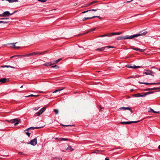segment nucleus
<instances>
[{
  "label": "nucleus",
  "instance_id": "43",
  "mask_svg": "<svg viewBox=\"0 0 160 160\" xmlns=\"http://www.w3.org/2000/svg\"><path fill=\"white\" fill-rule=\"evenodd\" d=\"M38 1L42 2H46L47 0H38Z\"/></svg>",
  "mask_w": 160,
  "mask_h": 160
},
{
  "label": "nucleus",
  "instance_id": "13",
  "mask_svg": "<svg viewBox=\"0 0 160 160\" xmlns=\"http://www.w3.org/2000/svg\"><path fill=\"white\" fill-rule=\"evenodd\" d=\"M153 72L151 70H146V72H143V73L146 75H151V73H153Z\"/></svg>",
  "mask_w": 160,
  "mask_h": 160
},
{
  "label": "nucleus",
  "instance_id": "56",
  "mask_svg": "<svg viewBox=\"0 0 160 160\" xmlns=\"http://www.w3.org/2000/svg\"><path fill=\"white\" fill-rule=\"evenodd\" d=\"M156 83H157V84H160V82H157Z\"/></svg>",
  "mask_w": 160,
  "mask_h": 160
},
{
  "label": "nucleus",
  "instance_id": "60",
  "mask_svg": "<svg viewBox=\"0 0 160 160\" xmlns=\"http://www.w3.org/2000/svg\"><path fill=\"white\" fill-rule=\"evenodd\" d=\"M159 71H160V68H159Z\"/></svg>",
  "mask_w": 160,
  "mask_h": 160
},
{
  "label": "nucleus",
  "instance_id": "19",
  "mask_svg": "<svg viewBox=\"0 0 160 160\" xmlns=\"http://www.w3.org/2000/svg\"><path fill=\"white\" fill-rule=\"evenodd\" d=\"M97 2V1H93L92 2H90V3H89L88 4H86L85 5V7H87L88 6H90L92 4H93Z\"/></svg>",
  "mask_w": 160,
  "mask_h": 160
},
{
  "label": "nucleus",
  "instance_id": "35",
  "mask_svg": "<svg viewBox=\"0 0 160 160\" xmlns=\"http://www.w3.org/2000/svg\"><path fill=\"white\" fill-rule=\"evenodd\" d=\"M38 95H33V94H31L30 95L26 96L25 97H38Z\"/></svg>",
  "mask_w": 160,
  "mask_h": 160
},
{
  "label": "nucleus",
  "instance_id": "2",
  "mask_svg": "<svg viewBox=\"0 0 160 160\" xmlns=\"http://www.w3.org/2000/svg\"><path fill=\"white\" fill-rule=\"evenodd\" d=\"M132 39V35L131 36H124L118 37L117 38V39L118 40H121L123 39Z\"/></svg>",
  "mask_w": 160,
  "mask_h": 160
},
{
  "label": "nucleus",
  "instance_id": "26",
  "mask_svg": "<svg viewBox=\"0 0 160 160\" xmlns=\"http://www.w3.org/2000/svg\"><path fill=\"white\" fill-rule=\"evenodd\" d=\"M154 92H144V96H145V97L147 95L152 94Z\"/></svg>",
  "mask_w": 160,
  "mask_h": 160
},
{
  "label": "nucleus",
  "instance_id": "27",
  "mask_svg": "<svg viewBox=\"0 0 160 160\" xmlns=\"http://www.w3.org/2000/svg\"><path fill=\"white\" fill-rule=\"evenodd\" d=\"M17 43V42L14 43L13 44H12V45H13V48L14 49H18V48H20V47H19V46H16L15 45V44Z\"/></svg>",
  "mask_w": 160,
  "mask_h": 160
},
{
  "label": "nucleus",
  "instance_id": "45",
  "mask_svg": "<svg viewBox=\"0 0 160 160\" xmlns=\"http://www.w3.org/2000/svg\"><path fill=\"white\" fill-rule=\"evenodd\" d=\"M93 17H94V18L96 17L100 19H101L102 18L99 16H93Z\"/></svg>",
  "mask_w": 160,
  "mask_h": 160
},
{
  "label": "nucleus",
  "instance_id": "29",
  "mask_svg": "<svg viewBox=\"0 0 160 160\" xmlns=\"http://www.w3.org/2000/svg\"><path fill=\"white\" fill-rule=\"evenodd\" d=\"M52 64H53L52 63H48L44 64L43 65L45 66H51V65H52Z\"/></svg>",
  "mask_w": 160,
  "mask_h": 160
},
{
  "label": "nucleus",
  "instance_id": "39",
  "mask_svg": "<svg viewBox=\"0 0 160 160\" xmlns=\"http://www.w3.org/2000/svg\"><path fill=\"white\" fill-rule=\"evenodd\" d=\"M54 111L55 112L56 114H57L58 113V110L57 109H54Z\"/></svg>",
  "mask_w": 160,
  "mask_h": 160
},
{
  "label": "nucleus",
  "instance_id": "16",
  "mask_svg": "<svg viewBox=\"0 0 160 160\" xmlns=\"http://www.w3.org/2000/svg\"><path fill=\"white\" fill-rule=\"evenodd\" d=\"M139 83L140 84H146V85H154V84H157V83H156L155 82L154 83H148V82H139Z\"/></svg>",
  "mask_w": 160,
  "mask_h": 160
},
{
  "label": "nucleus",
  "instance_id": "24",
  "mask_svg": "<svg viewBox=\"0 0 160 160\" xmlns=\"http://www.w3.org/2000/svg\"><path fill=\"white\" fill-rule=\"evenodd\" d=\"M94 18V17H93V16L92 17H88V18L85 17V18H83V19H82V21H84L86 20H87V19H90L93 18Z\"/></svg>",
  "mask_w": 160,
  "mask_h": 160
},
{
  "label": "nucleus",
  "instance_id": "40",
  "mask_svg": "<svg viewBox=\"0 0 160 160\" xmlns=\"http://www.w3.org/2000/svg\"><path fill=\"white\" fill-rule=\"evenodd\" d=\"M51 68H59V67L57 66V65H55L54 66H52L51 67Z\"/></svg>",
  "mask_w": 160,
  "mask_h": 160
},
{
  "label": "nucleus",
  "instance_id": "47",
  "mask_svg": "<svg viewBox=\"0 0 160 160\" xmlns=\"http://www.w3.org/2000/svg\"><path fill=\"white\" fill-rule=\"evenodd\" d=\"M99 152H100V151H98V150H97V151H94V152H92V153H97Z\"/></svg>",
  "mask_w": 160,
  "mask_h": 160
},
{
  "label": "nucleus",
  "instance_id": "4",
  "mask_svg": "<svg viewBox=\"0 0 160 160\" xmlns=\"http://www.w3.org/2000/svg\"><path fill=\"white\" fill-rule=\"evenodd\" d=\"M37 139L36 138H35L31 140L30 142L28 143V144H31L33 146H35L37 144Z\"/></svg>",
  "mask_w": 160,
  "mask_h": 160
},
{
  "label": "nucleus",
  "instance_id": "9",
  "mask_svg": "<svg viewBox=\"0 0 160 160\" xmlns=\"http://www.w3.org/2000/svg\"><path fill=\"white\" fill-rule=\"evenodd\" d=\"M10 122L12 123H15V126L17 125L18 124V121L17 119H12L9 121Z\"/></svg>",
  "mask_w": 160,
  "mask_h": 160
},
{
  "label": "nucleus",
  "instance_id": "20",
  "mask_svg": "<svg viewBox=\"0 0 160 160\" xmlns=\"http://www.w3.org/2000/svg\"><path fill=\"white\" fill-rule=\"evenodd\" d=\"M7 79L5 78H3L0 79V82L1 83H4L5 82L7 81Z\"/></svg>",
  "mask_w": 160,
  "mask_h": 160
},
{
  "label": "nucleus",
  "instance_id": "14",
  "mask_svg": "<svg viewBox=\"0 0 160 160\" xmlns=\"http://www.w3.org/2000/svg\"><path fill=\"white\" fill-rule=\"evenodd\" d=\"M160 89L159 88H147L144 90V91H151L153 90H157Z\"/></svg>",
  "mask_w": 160,
  "mask_h": 160
},
{
  "label": "nucleus",
  "instance_id": "50",
  "mask_svg": "<svg viewBox=\"0 0 160 160\" xmlns=\"http://www.w3.org/2000/svg\"><path fill=\"white\" fill-rule=\"evenodd\" d=\"M18 153L20 154H24V153L22 152H19Z\"/></svg>",
  "mask_w": 160,
  "mask_h": 160
},
{
  "label": "nucleus",
  "instance_id": "36",
  "mask_svg": "<svg viewBox=\"0 0 160 160\" xmlns=\"http://www.w3.org/2000/svg\"><path fill=\"white\" fill-rule=\"evenodd\" d=\"M29 131H25V132L26 134L29 137L30 135V133L29 132H29Z\"/></svg>",
  "mask_w": 160,
  "mask_h": 160
},
{
  "label": "nucleus",
  "instance_id": "3",
  "mask_svg": "<svg viewBox=\"0 0 160 160\" xmlns=\"http://www.w3.org/2000/svg\"><path fill=\"white\" fill-rule=\"evenodd\" d=\"M148 32L147 31H145L144 32L142 33H140L139 34H134L133 35H132V38L133 39V38L137 37L138 36H143V35H146L147 33Z\"/></svg>",
  "mask_w": 160,
  "mask_h": 160
},
{
  "label": "nucleus",
  "instance_id": "37",
  "mask_svg": "<svg viewBox=\"0 0 160 160\" xmlns=\"http://www.w3.org/2000/svg\"><path fill=\"white\" fill-rule=\"evenodd\" d=\"M61 125L63 126H65V127H68V126H74V125H64L63 124H61Z\"/></svg>",
  "mask_w": 160,
  "mask_h": 160
},
{
  "label": "nucleus",
  "instance_id": "12",
  "mask_svg": "<svg viewBox=\"0 0 160 160\" xmlns=\"http://www.w3.org/2000/svg\"><path fill=\"white\" fill-rule=\"evenodd\" d=\"M48 51H44L41 52H32V55H37V54H39V55H41L42 54H43L44 53H46Z\"/></svg>",
  "mask_w": 160,
  "mask_h": 160
},
{
  "label": "nucleus",
  "instance_id": "30",
  "mask_svg": "<svg viewBox=\"0 0 160 160\" xmlns=\"http://www.w3.org/2000/svg\"><path fill=\"white\" fill-rule=\"evenodd\" d=\"M68 140V138H59L58 139V140L62 141H67V140Z\"/></svg>",
  "mask_w": 160,
  "mask_h": 160
},
{
  "label": "nucleus",
  "instance_id": "10",
  "mask_svg": "<svg viewBox=\"0 0 160 160\" xmlns=\"http://www.w3.org/2000/svg\"><path fill=\"white\" fill-rule=\"evenodd\" d=\"M42 127H30L26 130H25V131H29L31 130H34V129H38L41 128Z\"/></svg>",
  "mask_w": 160,
  "mask_h": 160
},
{
  "label": "nucleus",
  "instance_id": "53",
  "mask_svg": "<svg viewBox=\"0 0 160 160\" xmlns=\"http://www.w3.org/2000/svg\"><path fill=\"white\" fill-rule=\"evenodd\" d=\"M158 149H160V145H159L158 146Z\"/></svg>",
  "mask_w": 160,
  "mask_h": 160
},
{
  "label": "nucleus",
  "instance_id": "6",
  "mask_svg": "<svg viewBox=\"0 0 160 160\" xmlns=\"http://www.w3.org/2000/svg\"><path fill=\"white\" fill-rule=\"evenodd\" d=\"M140 121H129V122H121L120 123L122 124H129L132 123H136L139 122Z\"/></svg>",
  "mask_w": 160,
  "mask_h": 160
},
{
  "label": "nucleus",
  "instance_id": "41",
  "mask_svg": "<svg viewBox=\"0 0 160 160\" xmlns=\"http://www.w3.org/2000/svg\"><path fill=\"white\" fill-rule=\"evenodd\" d=\"M9 18H0V19L1 20H7V19H9Z\"/></svg>",
  "mask_w": 160,
  "mask_h": 160
},
{
  "label": "nucleus",
  "instance_id": "21",
  "mask_svg": "<svg viewBox=\"0 0 160 160\" xmlns=\"http://www.w3.org/2000/svg\"><path fill=\"white\" fill-rule=\"evenodd\" d=\"M105 48V47H102L101 48H98L96 49V51H103Z\"/></svg>",
  "mask_w": 160,
  "mask_h": 160
},
{
  "label": "nucleus",
  "instance_id": "11",
  "mask_svg": "<svg viewBox=\"0 0 160 160\" xmlns=\"http://www.w3.org/2000/svg\"><path fill=\"white\" fill-rule=\"evenodd\" d=\"M119 109L121 110H122L123 111L125 110H130L131 112L132 113L133 112L132 111L131 109V108L129 107H121L119 108Z\"/></svg>",
  "mask_w": 160,
  "mask_h": 160
},
{
  "label": "nucleus",
  "instance_id": "54",
  "mask_svg": "<svg viewBox=\"0 0 160 160\" xmlns=\"http://www.w3.org/2000/svg\"><path fill=\"white\" fill-rule=\"evenodd\" d=\"M133 89H131L130 91L131 92H132V91H133Z\"/></svg>",
  "mask_w": 160,
  "mask_h": 160
},
{
  "label": "nucleus",
  "instance_id": "57",
  "mask_svg": "<svg viewBox=\"0 0 160 160\" xmlns=\"http://www.w3.org/2000/svg\"><path fill=\"white\" fill-rule=\"evenodd\" d=\"M23 87V85H22L21 87L20 88H22Z\"/></svg>",
  "mask_w": 160,
  "mask_h": 160
},
{
  "label": "nucleus",
  "instance_id": "7",
  "mask_svg": "<svg viewBox=\"0 0 160 160\" xmlns=\"http://www.w3.org/2000/svg\"><path fill=\"white\" fill-rule=\"evenodd\" d=\"M132 97L134 98H138L139 97H145L144 92L142 93H138L136 94H133L132 95Z\"/></svg>",
  "mask_w": 160,
  "mask_h": 160
},
{
  "label": "nucleus",
  "instance_id": "58",
  "mask_svg": "<svg viewBox=\"0 0 160 160\" xmlns=\"http://www.w3.org/2000/svg\"><path fill=\"white\" fill-rule=\"evenodd\" d=\"M151 75V76H154V75H152V73H151V75Z\"/></svg>",
  "mask_w": 160,
  "mask_h": 160
},
{
  "label": "nucleus",
  "instance_id": "44",
  "mask_svg": "<svg viewBox=\"0 0 160 160\" xmlns=\"http://www.w3.org/2000/svg\"><path fill=\"white\" fill-rule=\"evenodd\" d=\"M88 12H90V10H88L87 11H83L82 12V13H85Z\"/></svg>",
  "mask_w": 160,
  "mask_h": 160
},
{
  "label": "nucleus",
  "instance_id": "48",
  "mask_svg": "<svg viewBox=\"0 0 160 160\" xmlns=\"http://www.w3.org/2000/svg\"><path fill=\"white\" fill-rule=\"evenodd\" d=\"M14 44V43H10V44H9L10 45V46L12 48H13V45H12V44Z\"/></svg>",
  "mask_w": 160,
  "mask_h": 160
},
{
  "label": "nucleus",
  "instance_id": "34",
  "mask_svg": "<svg viewBox=\"0 0 160 160\" xmlns=\"http://www.w3.org/2000/svg\"><path fill=\"white\" fill-rule=\"evenodd\" d=\"M1 67L2 68H14V67H12V66H8V65H5L4 66H1Z\"/></svg>",
  "mask_w": 160,
  "mask_h": 160
},
{
  "label": "nucleus",
  "instance_id": "32",
  "mask_svg": "<svg viewBox=\"0 0 160 160\" xmlns=\"http://www.w3.org/2000/svg\"><path fill=\"white\" fill-rule=\"evenodd\" d=\"M61 58H59V59L57 60H56V61H54L53 62V63H52L53 64H55V63H57L60 60H61Z\"/></svg>",
  "mask_w": 160,
  "mask_h": 160
},
{
  "label": "nucleus",
  "instance_id": "51",
  "mask_svg": "<svg viewBox=\"0 0 160 160\" xmlns=\"http://www.w3.org/2000/svg\"><path fill=\"white\" fill-rule=\"evenodd\" d=\"M39 92L41 93H44L45 92L43 91H39Z\"/></svg>",
  "mask_w": 160,
  "mask_h": 160
},
{
  "label": "nucleus",
  "instance_id": "31",
  "mask_svg": "<svg viewBox=\"0 0 160 160\" xmlns=\"http://www.w3.org/2000/svg\"><path fill=\"white\" fill-rule=\"evenodd\" d=\"M32 53H28V54H27L22 55V56H23V57H29V56H32Z\"/></svg>",
  "mask_w": 160,
  "mask_h": 160
},
{
  "label": "nucleus",
  "instance_id": "22",
  "mask_svg": "<svg viewBox=\"0 0 160 160\" xmlns=\"http://www.w3.org/2000/svg\"><path fill=\"white\" fill-rule=\"evenodd\" d=\"M64 88H65L64 87H63L61 89H58L56 90L55 91H54L52 93H56V92H60V91H61L62 90H63Z\"/></svg>",
  "mask_w": 160,
  "mask_h": 160
},
{
  "label": "nucleus",
  "instance_id": "59",
  "mask_svg": "<svg viewBox=\"0 0 160 160\" xmlns=\"http://www.w3.org/2000/svg\"><path fill=\"white\" fill-rule=\"evenodd\" d=\"M132 1V0L131 1H128L127 2H131V1Z\"/></svg>",
  "mask_w": 160,
  "mask_h": 160
},
{
  "label": "nucleus",
  "instance_id": "55",
  "mask_svg": "<svg viewBox=\"0 0 160 160\" xmlns=\"http://www.w3.org/2000/svg\"><path fill=\"white\" fill-rule=\"evenodd\" d=\"M62 152H65L64 150H62Z\"/></svg>",
  "mask_w": 160,
  "mask_h": 160
},
{
  "label": "nucleus",
  "instance_id": "1",
  "mask_svg": "<svg viewBox=\"0 0 160 160\" xmlns=\"http://www.w3.org/2000/svg\"><path fill=\"white\" fill-rule=\"evenodd\" d=\"M17 11H15L12 13H10L8 11L4 12L2 14H0V16L2 17H9L11 15L13 14L14 13L17 12Z\"/></svg>",
  "mask_w": 160,
  "mask_h": 160
},
{
  "label": "nucleus",
  "instance_id": "15",
  "mask_svg": "<svg viewBox=\"0 0 160 160\" xmlns=\"http://www.w3.org/2000/svg\"><path fill=\"white\" fill-rule=\"evenodd\" d=\"M132 49L138 51L140 52H144V50L143 49H141L140 48H132Z\"/></svg>",
  "mask_w": 160,
  "mask_h": 160
},
{
  "label": "nucleus",
  "instance_id": "61",
  "mask_svg": "<svg viewBox=\"0 0 160 160\" xmlns=\"http://www.w3.org/2000/svg\"><path fill=\"white\" fill-rule=\"evenodd\" d=\"M56 139H58L57 138H56Z\"/></svg>",
  "mask_w": 160,
  "mask_h": 160
},
{
  "label": "nucleus",
  "instance_id": "23",
  "mask_svg": "<svg viewBox=\"0 0 160 160\" xmlns=\"http://www.w3.org/2000/svg\"><path fill=\"white\" fill-rule=\"evenodd\" d=\"M65 149L66 150H70L71 151L74 150V149L72 148V147L70 145H68V147L67 148H65Z\"/></svg>",
  "mask_w": 160,
  "mask_h": 160
},
{
  "label": "nucleus",
  "instance_id": "8",
  "mask_svg": "<svg viewBox=\"0 0 160 160\" xmlns=\"http://www.w3.org/2000/svg\"><path fill=\"white\" fill-rule=\"evenodd\" d=\"M125 67L127 68L134 69L139 68L141 67L140 66H136L135 65H133V66H131L130 64H127L125 66Z\"/></svg>",
  "mask_w": 160,
  "mask_h": 160
},
{
  "label": "nucleus",
  "instance_id": "52",
  "mask_svg": "<svg viewBox=\"0 0 160 160\" xmlns=\"http://www.w3.org/2000/svg\"><path fill=\"white\" fill-rule=\"evenodd\" d=\"M105 160H110L108 158H105Z\"/></svg>",
  "mask_w": 160,
  "mask_h": 160
},
{
  "label": "nucleus",
  "instance_id": "17",
  "mask_svg": "<svg viewBox=\"0 0 160 160\" xmlns=\"http://www.w3.org/2000/svg\"><path fill=\"white\" fill-rule=\"evenodd\" d=\"M149 110L148 111V112H152L153 113H159V111H158V112L155 111H154L153 109L151 108H149Z\"/></svg>",
  "mask_w": 160,
  "mask_h": 160
},
{
  "label": "nucleus",
  "instance_id": "46",
  "mask_svg": "<svg viewBox=\"0 0 160 160\" xmlns=\"http://www.w3.org/2000/svg\"><path fill=\"white\" fill-rule=\"evenodd\" d=\"M98 9H90V12L91 11H94L95 12V11H97V10H98Z\"/></svg>",
  "mask_w": 160,
  "mask_h": 160
},
{
  "label": "nucleus",
  "instance_id": "18",
  "mask_svg": "<svg viewBox=\"0 0 160 160\" xmlns=\"http://www.w3.org/2000/svg\"><path fill=\"white\" fill-rule=\"evenodd\" d=\"M121 33V32H112L111 33H110L109 34L110 35V37L112 35H119Z\"/></svg>",
  "mask_w": 160,
  "mask_h": 160
},
{
  "label": "nucleus",
  "instance_id": "38",
  "mask_svg": "<svg viewBox=\"0 0 160 160\" xmlns=\"http://www.w3.org/2000/svg\"><path fill=\"white\" fill-rule=\"evenodd\" d=\"M8 22V21H0V23H7Z\"/></svg>",
  "mask_w": 160,
  "mask_h": 160
},
{
  "label": "nucleus",
  "instance_id": "28",
  "mask_svg": "<svg viewBox=\"0 0 160 160\" xmlns=\"http://www.w3.org/2000/svg\"><path fill=\"white\" fill-rule=\"evenodd\" d=\"M107 36V37H110V35L109 34V33L103 35H102L99 36V37H104Z\"/></svg>",
  "mask_w": 160,
  "mask_h": 160
},
{
  "label": "nucleus",
  "instance_id": "33",
  "mask_svg": "<svg viewBox=\"0 0 160 160\" xmlns=\"http://www.w3.org/2000/svg\"><path fill=\"white\" fill-rule=\"evenodd\" d=\"M22 56V55H16L14 56H12L10 58H17L18 57H21Z\"/></svg>",
  "mask_w": 160,
  "mask_h": 160
},
{
  "label": "nucleus",
  "instance_id": "49",
  "mask_svg": "<svg viewBox=\"0 0 160 160\" xmlns=\"http://www.w3.org/2000/svg\"><path fill=\"white\" fill-rule=\"evenodd\" d=\"M39 108L40 107L35 108L34 109L35 110H37L39 109Z\"/></svg>",
  "mask_w": 160,
  "mask_h": 160
},
{
  "label": "nucleus",
  "instance_id": "5",
  "mask_svg": "<svg viewBox=\"0 0 160 160\" xmlns=\"http://www.w3.org/2000/svg\"><path fill=\"white\" fill-rule=\"evenodd\" d=\"M46 108L45 107H44L41 109L38 112H37L35 114L36 116H39L40 115L42 114L45 110Z\"/></svg>",
  "mask_w": 160,
  "mask_h": 160
},
{
  "label": "nucleus",
  "instance_id": "25",
  "mask_svg": "<svg viewBox=\"0 0 160 160\" xmlns=\"http://www.w3.org/2000/svg\"><path fill=\"white\" fill-rule=\"evenodd\" d=\"M96 29V28H94L92 29H91L89 30H88L85 34H87L91 32H93Z\"/></svg>",
  "mask_w": 160,
  "mask_h": 160
},
{
  "label": "nucleus",
  "instance_id": "42",
  "mask_svg": "<svg viewBox=\"0 0 160 160\" xmlns=\"http://www.w3.org/2000/svg\"><path fill=\"white\" fill-rule=\"evenodd\" d=\"M105 47V48H114V47H113V46H106V47Z\"/></svg>",
  "mask_w": 160,
  "mask_h": 160
}]
</instances>
